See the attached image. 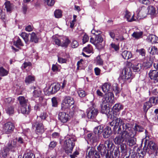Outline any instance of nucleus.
I'll use <instances>...</instances> for the list:
<instances>
[{"label":"nucleus","mask_w":158,"mask_h":158,"mask_svg":"<svg viewBox=\"0 0 158 158\" xmlns=\"http://www.w3.org/2000/svg\"><path fill=\"white\" fill-rule=\"evenodd\" d=\"M110 125L113 127V130L118 129L120 128V132L130 137L131 134L134 133L131 130L130 124L128 123H124L122 119L120 118L114 117L113 121L110 123Z\"/></svg>","instance_id":"nucleus-1"},{"label":"nucleus","mask_w":158,"mask_h":158,"mask_svg":"<svg viewBox=\"0 0 158 158\" xmlns=\"http://www.w3.org/2000/svg\"><path fill=\"white\" fill-rule=\"evenodd\" d=\"M120 128L117 130L113 129L114 134L117 135L114 139L113 141L115 144L119 145L126 142V140L129 137V136L120 132Z\"/></svg>","instance_id":"nucleus-2"},{"label":"nucleus","mask_w":158,"mask_h":158,"mask_svg":"<svg viewBox=\"0 0 158 158\" xmlns=\"http://www.w3.org/2000/svg\"><path fill=\"white\" fill-rule=\"evenodd\" d=\"M76 140V138L74 136H72L71 138H67L65 140L64 149L66 153L68 154L71 153L75 146V142Z\"/></svg>","instance_id":"nucleus-3"},{"label":"nucleus","mask_w":158,"mask_h":158,"mask_svg":"<svg viewBox=\"0 0 158 158\" xmlns=\"http://www.w3.org/2000/svg\"><path fill=\"white\" fill-rule=\"evenodd\" d=\"M122 75H120V79H121L123 82L128 81L130 82L132 78V72L129 68H124L121 71Z\"/></svg>","instance_id":"nucleus-4"},{"label":"nucleus","mask_w":158,"mask_h":158,"mask_svg":"<svg viewBox=\"0 0 158 158\" xmlns=\"http://www.w3.org/2000/svg\"><path fill=\"white\" fill-rule=\"evenodd\" d=\"M74 103L73 98L69 96H65L62 101L61 109L63 111H67L70 106Z\"/></svg>","instance_id":"nucleus-5"},{"label":"nucleus","mask_w":158,"mask_h":158,"mask_svg":"<svg viewBox=\"0 0 158 158\" xmlns=\"http://www.w3.org/2000/svg\"><path fill=\"white\" fill-rule=\"evenodd\" d=\"M126 63L127 66L131 67L135 72L140 71L143 66L142 64L138 63L136 59L131 60L129 61H127Z\"/></svg>","instance_id":"nucleus-6"},{"label":"nucleus","mask_w":158,"mask_h":158,"mask_svg":"<svg viewBox=\"0 0 158 158\" xmlns=\"http://www.w3.org/2000/svg\"><path fill=\"white\" fill-rule=\"evenodd\" d=\"M105 144L107 145L110 152L112 154L114 153L115 157L119 156L120 152L119 151V147H115L114 143L110 141V140H107L105 141Z\"/></svg>","instance_id":"nucleus-7"},{"label":"nucleus","mask_w":158,"mask_h":158,"mask_svg":"<svg viewBox=\"0 0 158 158\" xmlns=\"http://www.w3.org/2000/svg\"><path fill=\"white\" fill-rule=\"evenodd\" d=\"M157 98L152 97L149 98V100L145 102L143 105V109L144 113L146 114L148 110L152 106V104H156L157 101Z\"/></svg>","instance_id":"nucleus-8"},{"label":"nucleus","mask_w":158,"mask_h":158,"mask_svg":"<svg viewBox=\"0 0 158 158\" xmlns=\"http://www.w3.org/2000/svg\"><path fill=\"white\" fill-rule=\"evenodd\" d=\"M106 145L107 146V145L105 144V142L104 144H100L97 147L98 152L102 156H105L106 158H113V156L111 153L110 155L108 153V150L106 147Z\"/></svg>","instance_id":"nucleus-9"},{"label":"nucleus","mask_w":158,"mask_h":158,"mask_svg":"<svg viewBox=\"0 0 158 158\" xmlns=\"http://www.w3.org/2000/svg\"><path fill=\"white\" fill-rule=\"evenodd\" d=\"M86 113L87 118L93 119L96 118L98 113V111L97 109L92 106L87 109Z\"/></svg>","instance_id":"nucleus-10"},{"label":"nucleus","mask_w":158,"mask_h":158,"mask_svg":"<svg viewBox=\"0 0 158 158\" xmlns=\"http://www.w3.org/2000/svg\"><path fill=\"white\" fill-rule=\"evenodd\" d=\"M15 127L14 124L10 122H8L4 124L2 130L5 134H10L13 132Z\"/></svg>","instance_id":"nucleus-11"},{"label":"nucleus","mask_w":158,"mask_h":158,"mask_svg":"<svg viewBox=\"0 0 158 158\" xmlns=\"http://www.w3.org/2000/svg\"><path fill=\"white\" fill-rule=\"evenodd\" d=\"M87 154L86 158H100V156L94 147H89L87 150Z\"/></svg>","instance_id":"nucleus-12"},{"label":"nucleus","mask_w":158,"mask_h":158,"mask_svg":"<svg viewBox=\"0 0 158 158\" xmlns=\"http://www.w3.org/2000/svg\"><path fill=\"white\" fill-rule=\"evenodd\" d=\"M107 105H108L107 103L102 102L100 104L101 110L100 112L102 114H105L109 118L110 116L111 117H112V113L110 112V108L109 106H107Z\"/></svg>","instance_id":"nucleus-13"},{"label":"nucleus","mask_w":158,"mask_h":158,"mask_svg":"<svg viewBox=\"0 0 158 158\" xmlns=\"http://www.w3.org/2000/svg\"><path fill=\"white\" fill-rule=\"evenodd\" d=\"M114 101V96L113 94L111 92H109L104 94L102 100V102L105 103L109 102L113 103Z\"/></svg>","instance_id":"nucleus-14"},{"label":"nucleus","mask_w":158,"mask_h":158,"mask_svg":"<svg viewBox=\"0 0 158 158\" xmlns=\"http://www.w3.org/2000/svg\"><path fill=\"white\" fill-rule=\"evenodd\" d=\"M35 127V133L37 134L41 135L44 132V127L42 123L41 122L36 121Z\"/></svg>","instance_id":"nucleus-15"},{"label":"nucleus","mask_w":158,"mask_h":158,"mask_svg":"<svg viewBox=\"0 0 158 158\" xmlns=\"http://www.w3.org/2000/svg\"><path fill=\"white\" fill-rule=\"evenodd\" d=\"M95 46L98 49L102 48L104 46L105 42H103V39L102 35H98L95 38Z\"/></svg>","instance_id":"nucleus-16"},{"label":"nucleus","mask_w":158,"mask_h":158,"mask_svg":"<svg viewBox=\"0 0 158 158\" xmlns=\"http://www.w3.org/2000/svg\"><path fill=\"white\" fill-rule=\"evenodd\" d=\"M58 118L61 123H64L69 121V116L64 112H60L58 115Z\"/></svg>","instance_id":"nucleus-17"},{"label":"nucleus","mask_w":158,"mask_h":158,"mask_svg":"<svg viewBox=\"0 0 158 158\" xmlns=\"http://www.w3.org/2000/svg\"><path fill=\"white\" fill-rule=\"evenodd\" d=\"M149 77L155 83L158 82V72L156 70H151L148 74Z\"/></svg>","instance_id":"nucleus-18"},{"label":"nucleus","mask_w":158,"mask_h":158,"mask_svg":"<svg viewBox=\"0 0 158 158\" xmlns=\"http://www.w3.org/2000/svg\"><path fill=\"white\" fill-rule=\"evenodd\" d=\"M136 12L138 17H139L140 19L145 18L147 16V10L144 7H139L137 10Z\"/></svg>","instance_id":"nucleus-19"},{"label":"nucleus","mask_w":158,"mask_h":158,"mask_svg":"<svg viewBox=\"0 0 158 158\" xmlns=\"http://www.w3.org/2000/svg\"><path fill=\"white\" fill-rule=\"evenodd\" d=\"M16 141H15V139H14L9 141L6 147L9 150L14 152L16 150Z\"/></svg>","instance_id":"nucleus-20"},{"label":"nucleus","mask_w":158,"mask_h":158,"mask_svg":"<svg viewBox=\"0 0 158 158\" xmlns=\"http://www.w3.org/2000/svg\"><path fill=\"white\" fill-rule=\"evenodd\" d=\"M123 109V106L120 103L115 104L112 108V110L113 111L114 116L118 114L119 112Z\"/></svg>","instance_id":"nucleus-21"},{"label":"nucleus","mask_w":158,"mask_h":158,"mask_svg":"<svg viewBox=\"0 0 158 158\" xmlns=\"http://www.w3.org/2000/svg\"><path fill=\"white\" fill-rule=\"evenodd\" d=\"M121 55L122 57L124 59L128 60L132 58L133 55L131 52L130 51L127 50L123 51L122 50V51H121Z\"/></svg>","instance_id":"nucleus-22"},{"label":"nucleus","mask_w":158,"mask_h":158,"mask_svg":"<svg viewBox=\"0 0 158 158\" xmlns=\"http://www.w3.org/2000/svg\"><path fill=\"white\" fill-rule=\"evenodd\" d=\"M103 137L104 138H108L111 134L112 131L110 127L107 126L103 129L102 131Z\"/></svg>","instance_id":"nucleus-23"},{"label":"nucleus","mask_w":158,"mask_h":158,"mask_svg":"<svg viewBox=\"0 0 158 158\" xmlns=\"http://www.w3.org/2000/svg\"><path fill=\"white\" fill-rule=\"evenodd\" d=\"M147 40L152 44L158 43V37L155 35L150 34L147 37Z\"/></svg>","instance_id":"nucleus-24"},{"label":"nucleus","mask_w":158,"mask_h":158,"mask_svg":"<svg viewBox=\"0 0 158 158\" xmlns=\"http://www.w3.org/2000/svg\"><path fill=\"white\" fill-rule=\"evenodd\" d=\"M5 8L6 11L9 13H11L14 9V6L9 1H7L4 3Z\"/></svg>","instance_id":"nucleus-25"},{"label":"nucleus","mask_w":158,"mask_h":158,"mask_svg":"<svg viewBox=\"0 0 158 158\" xmlns=\"http://www.w3.org/2000/svg\"><path fill=\"white\" fill-rule=\"evenodd\" d=\"M135 135V134H134V133H132L131 136H130L128 139L126 140V142H128L129 145L130 146H132L136 144V139L133 138Z\"/></svg>","instance_id":"nucleus-26"},{"label":"nucleus","mask_w":158,"mask_h":158,"mask_svg":"<svg viewBox=\"0 0 158 158\" xmlns=\"http://www.w3.org/2000/svg\"><path fill=\"white\" fill-rule=\"evenodd\" d=\"M52 89L50 91V93L53 94L57 92L60 89V85L59 83H54L51 85Z\"/></svg>","instance_id":"nucleus-27"},{"label":"nucleus","mask_w":158,"mask_h":158,"mask_svg":"<svg viewBox=\"0 0 158 158\" xmlns=\"http://www.w3.org/2000/svg\"><path fill=\"white\" fill-rule=\"evenodd\" d=\"M103 126L102 125H100L95 127L94 129V132L96 135H99L102 132Z\"/></svg>","instance_id":"nucleus-28"},{"label":"nucleus","mask_w":158,"mask_h":158,"mask_svg":"<svg viewBox=\"0 0 158 158\" xmlns=\"http://www.w3.org/2000/svg\"><path fill=\"white\" fill-rule=\"evenodd\" d=\"M18 100L21 106H26L27 105L28 100L24 97L20 96L18 98Z\"/></svg>","instance_id":"nucleus-29"},{"label":"nucleus","mask_w":158,"mask_h":158,"mask_svg":"<svg viewBox=\"0 0 158 158\" xmlns=\"http://www.w3.org/2000/svg\"><path fill=\"white\" fill-rule=\"evenodd\" d=\"M9 150L6 147L3 148L0 152V156L1 158H5L6 157Z\"/></svg>","instance_id":"nucleus-30"},{"label":"nucleus","mask_w":158,"mask_h":158,"mask_svg":"<svg viewBox=\"0 0 158 158\" xmlns=\"http://www.w3.org/2000/svg\"><path fill=\"white\" fill-rule=\"evenodd\" d=\"M112 87L110 84L105 83L102 86V88L103 91L104 93H106L110 91Z\"/></svg>","instance_id":"nucleus-31"},{"label":"nucleus","mask_w":158,"mask_h":158,"mask_svg":"<svg viewBox=\"0 0 158 158\" xmlns=\"http://www.w3.org/2000/svg\"><path fill=\"white\" fill-rule=\"evenodd\" d=\"M21 111L22 113L24 114H28L30 111V106L27 105L26 106H21Z\"/></svg>","instance_id":"nucleus-32"},{"label":"nucleus","mask_w":158,"mask_h":158,"mask_svg":"<svg viewBox=\"0 0 158 158\" xmlns=\"http://www.w3.org/2000/svg\"><path fill=\"white\" fill-rule=\"evenodd\" d=\"M148 12L149 15L151 16L155 15L156 14V8L154 6H149L148 7Z\"/></svg>","instance_id":"nucleus-33"},{"label":"nucleus","mask_w":158,"mask_h":158,"mask_svg":"<svg viewBox=\"0 0 158 158\" xmlns=\"http://www.w3.org/2000/svg\"><path fill=\"white\" fill-rule=\"evenodd\" d=\"M32 88H33L35 89L33 92L34 97L38 98L40 96L42 92L40 89L39 88H37L35 86H33Z\"/></svg>","instance_id":"nucleus-34"},{"label":"nucleus","mask_w":158,"mask_h":158,"mask_svg":"<svg viewBox=\"0 0 158 158\" xmlns=\"http://www.w3.org/2000/svg\"><path fill=\"white\" fill-rule=\"evenodd\" d=\"M113 89L116 95H118L120 93L121 90V88L117 84L113 85Z\"/></svg>","instance_id":"nucleus-35"},{"label":"nucleus","mask_w":158,"mask_h":158,"mask_svg":"<svg viewBox=\"0 0 158 158\" xmlns=\"http://www.w3.org/2000/svg\"><path fill=\"white\" fill-rule=\"evenodd\" d=\"M134 15L131 16V14L130 12L128 11H126L125 17L127 19V20L128 22H131L135 20L134 18Z\"/></svg>","instance_id":"nucleus-36"},{"label":"nucleus","mask_w":158,"mask_h":158,"mask_svg":"<svg viewBox=\"0 0 158 158\" xmlns=\"http://www.w3.org/2000/svg\"><path fill=\"white\" fill-rule=\"evenodd\" d=\"M29 35H31V37L30 40V42H34L35 43H37L38 42V39L37 37L35 34L32 32L31 33H29Z\"/></svg>","instance_id":"nucleus-37"},{"label":"nucleus","mask_w":158,"mask_h":158,"mask_svg":"<svg viewBox=\"0 0 158 158\" xmlns=\"http://www.w3.org/2000/svg\"><path fill=\"white\" fill-rule=\"evenodd\" d=\"M133 129L135 131V134L137 132H141L143 131L144 130V128L142 126L137 124H135Z\"/></svg>","instance_id":"nucleus-38"},{"label":"nucleus","mask_w":158,"mask_h":158,"mask_svg":"<svg viewBox=\"0 0 158 158\" xmlns=\"http://www.w3.org/2000/svg\"><path fill=\"white\" fill-rule=\"evenodd\" d=\"M29 34H28L25 32H22L20 34V36L24 40L26 44H29Z\"/></svg>","instance_id":"nucleus-39"},{"label":"nucleus","mask_w":158,"mask_h":158,"mask_svg":"<svg viewBox=\"0 0 158 158\" xmlns=\"http://www.w3.org/2000/svg\"><path fill=\"white\" fill-rule=\"evenodd\" d=\"M35 81V77L31 75H29L27 77L25 80V82L27 84H29L31 83H32L33 81Z\"/></svg>","instance_id":"nucleus-40"},{"label":"nucleus","mask_w":158,"mask_h":158,"mask_svg":"<svg viewBox=\"0 0 158 158\" xmlns=\"http://www.w3.org/2000/svg\"><path fill=\"white\" fill-rule=\"evenodd\" d=\"M9 71L6 70L3 67H0V76L4 77L7 75Z\"/></svg>","instance_id":"nucleus-41"},{"label":"nucleus","mask_w":158,"mask_h":158,"mask_svg":"<svg viewBox=\"0 0 158 158\" xmlns=\"http://www.w3.org/2000/svg\"><path fill=\"white\" fill-rule=\"evenodd\" d=\"M83 51L87 53H90L92 52L93 48L90 44H88L83 48Z\"/></svg>","instance_id":"nucleus-42"},{"label":"nucleus","mask_w":158,"mask_h":158,"mask_svg":"<svg viewBox=\"0 0 158 158\" xmlns=\"http://www.w3.org/2000/svg\"><path fill=\"white\" fill-rule=\"evenodd\" d=\"M32 64L30 62H24L21 66V69L22 70L26 68H28L29 69H31Z\"/></svg>","instance_id":"nucleus-43"},{"label":"nucleus","mask_w":158,"mask_h":158,"mask_svg":"<svg viewBox=\"0 0 158 158\" xmlns=\"http://www.w3.org/2000/svg\"><path fill=\"white\" fill-rule=\"evenodd\" d=\"M14 44L15 46L18 48H19L20 46H23L21 40L19 37L18 38V39L16 41L14 42Z\"/></svg>","instance_id":"nucleus-44"},{"label":"nucleus","mask_w":158,"mask_h":158,"mask_svg":"<svg viewBox=\"0 0 158 158\" xmlns=\"http://www.w3.org/2000/svg\"><path fill=\"white\" fill-rule=\"evenodd\" d=\"M121 152L123 154H126L127 152V145L125 143L120 144Z\"/></svg>","instance_id":"nucleus-45"},{"label":"nucleus","mask_w":158,"mask_h":158,"mask_svg":"<svg viewBox=\"0 0 158 158\" xmlns=\"http://www.w3.org/2000/svg\"><path fill=\"white\" fill-rule=\"evenodd\" d=\"M143 34V32L142 31L140 32H134L132 35L133 37L135 38L136 39H139L140 38Z\"/></svg>","instance_id":"nucleus-46"},{"label":"nucleus","mask_w":158,"mask_h":158,"mask_svg":"<svg viewBox=\"0 0 158 158\" xmlns=\"http://www.w3.org/2000/svg\"><path fill=\"white\" fill-rule=\"evenodd\" d=\"M70 42V41L68 38H65V40L63 42H61L60 46L62 47L66 48L68 47Z\"/></svg>","instance_id":"nucleus-47"},{"label":"nucleus","mask_w":158,"mask_h":158,"mask_svg":"<svg viewBox=\"0 0 158 158\" xmlns=\"http://www.w3.org/2000/svg\"><path fill=\"white\" fill-rule=\"evenodd\" d=\"M38 98V102L40 104L44 106L46 105V100L42 96H40Z\"/></svg>","instance_id":"nucleus-48"},{"label":"nucleus","mask_w":158,"mask_h":158,"mask_svg":"<svg viewBox=\"0 0 158 158\" xmlns=\"http://www.w3.org/2000/svg\"><path fill=\"white\" fill-rule=\"evenodd\" d=\"M95 62L97 64L99 65H102L103 64V61L101 58L100 55H98L96 57Z\"/></svg>","instance_id":"nucleus-49"},{"label":"nucleus","mask_w":158,"mask_h":158,"mask_svg":"<svg viewBox=\"0 0 158 158\" xmlns=\"http://www.w3.org/2000/svg\"><path fill=\"white\" fill-rule=\"evenodd\" d=\"M6 112L9 115L13 114L14 112V107L11 106H8L6 109Z\"/></svg>","instance_id":"nucleus-50"},{"label":"nucleus","mask_w":158,"mask_h":158,"mask_svg":"<svg viewBox=\"0 0 158 158\" xmlns=\"http://www.w3.org/2000/svg\"><path fill=\"white\" fill-rule=\"evenodd\" d=\"M99 135L94 134L90 141L92 143H96L99 141Z\"/></svg>","instance_id":"nucleus-51"},{"label":"nucleus","mask_w":158,"mask_h":158,"mask_svg":"<svg viewBox=\"0 0 158 158\" xmlns=\"http://www.w3.org/2000/svg\"><path fill=\"white\" fill-rule=\"evenodd\" d=\"M55 17L57 18H60L62 16V12L60 10H56L54 12Z\"/></svg>","instance_id":"nucleus-52"},{"label":"nucleus","mask_w":158,"mask_h":158,"mask_svg":"<svg viewBox=\"0 0 158 158\" xmlns=\"http://www.w3.org/2000/svg\"><path fill=\"white\" fill-rule=\"evenodd\" d=\"M157 48L155 46L149 48V52L152 55H154L156 53Z\"/></svg>","instance_id":"nucleus-53"},{"label":"nucleus","mask_w":158,"mask_h":158,"mask_svg":"<svg viewBox=\"0 0 158 158\" xmlns=\"http://www.w3.org/2000/svg\"><path fill=\"white\" fill-rule=\"evenodd\" d=\"M151 92L154 95H156L158 93V86H155L152 88Z\"/></svg>","instance_id":"nucleus-54"},{"label":"nucleus","mask_w":158,"mask_h":158,"mask_svg":"<svg viewBox=\"0 0 158 158\" xmlns=\"http://www.w3.org/2000/svg\"><path fill=\"white\" fill-rule=\"evenodd\" d=\"M78 95L81 98L85 97L86 95L85 91L83 90H79L77 92Z\"/></svg>","instance_id":"nucleus-55"},{"label":"nucleus","mask_w":158,"mask_h":158,"mask_svg":"<svg viewBox=\"0 0 158 158\" xmlns=\"http://www.w3.org/2000/svg\"><path fill=\"white\" fill-rule=\"evenodd\" d=\"M71 47L73 48H76L79 45L77 41L73 40L71 44Z\"/></svg>","instance_id":"nucleus-56"},{"label":"nucleus","mask_w":158,"mask_h":158,"mask_svg":"<svg viewBox=\"0 0 158 158\" xmlns=\"http://www.w3.org/2000/svg\"><path fill=\"white\" fill-rule=\"evenodd\" d=\"M52 106L53 107H56L57 106V102L56 98L53 97L52 98Z\"/></svg>","instance_id":"nucleus-57"},{"label":"nucleus","mask_w":158,"mask_h":158,"mask_svg":"<svg viewBox=\"0 0 158 158\" xmlns=\"http://www.w3.org/2000/svg\"><path fill=\"white\" fill-rule=\"evenodd\" d=\"M89 40V37L86 34L84 35L82 38V42L83 44H85L88 42Z\"/></svg>","instance_id":"nucleus-58"},{"label":"nucleus","mask_w":158,"mask_h":158,"mask_svg":"<svg viewBox=\"0 0 158 158\" xmlns=\"http://www.w3.org/2000/svg\"><path fill=\"white\" fill-rule=\"evenodd\" d=\"M55 2V0H47L45 2L49 6H53Z\"/></svg>","instance_id":"nucleus-59"},{"label":"nucleus","mask_w":158,"mask_h":158,"mask_svg":"<svg viewBox=\"0 0 158 158\" xmlns=\"http://www.w3.org/2000/svg\"><path fill=\"white\" fill-rule=\"evenodd\" d=\"M47 117V114L45 112H43L41 113L40 116V117L42 120H45Z\"/></svg>","instance_id":"nucleus-60"},{"label":"nucleus","mask_w":158,"mask_h":158,"mask_svg":"<svg viewBox=\"0 0 158 158\" xmlns=\"http://www.w3.org/2000/svg\"><path fill=\"white\" fill-rule=\"evenodd\" d=\"M56 145V143L54 141H52L50 142L49 145V147L50 149H52L55 147Z\"/></svg>","instance_id":"nucleus-61"},{"label":"nucleus","mask_w":158,"mask_h":158,"mask_svg":"<svg viewBox=\"0 0 158 158\" xmlns=\"http://www.w3.org/2000/svg\"><path fill=\"white\" fill-rule=\"evenodd\" d=\"M58 62L60 63H64L66 62L67 60L62 57H58Z\"/></svg>","instance_id":"nucleus-62"},{"label":"nucleus","mask_w":158,"mask_h":158,"mask_svg":"<svg viewBox=\"0 0 158 158\" xmlns=\"http://www.w3.org/2000/svg\"><path fill=\"white\" fill-rule=\"evenodd\" d=\"M79 154V152L77 151H76L72 154L70 155V156L71 158H75L77 157V156Z\"/></svg>","instance_id":"nucleus-63"},{"label":"nucleus","mask_w":158,"mask_h":158,"mask_svg":"<svg viewBox=\"0 0 158 158\" xmlns=\"http://www.w3.org/2000/svg\"><path fill=\"white\" fill-rule=\"evenodd\" d=\"M136 158H143L144 156V154H143L140 153H138L135 154Z\"/></svg>","instance_id":"nucleus-64"}]
</instances>
